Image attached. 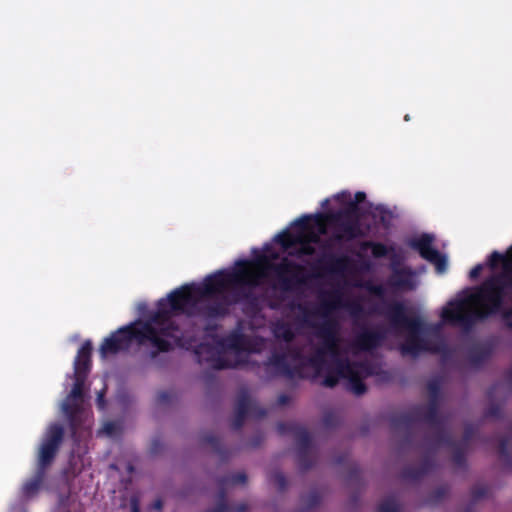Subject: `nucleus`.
I'll return each mask as SVG.
<instances>
[{
  "label": "nucleus",
  "instance_id": "obj_30",
  "mask_svg": "<svg viewBox=\"0 0 512 512\" xmlns=\"http://www.w3.org/2000/svg\"><path fill=\"white\" fill-rule=\"evenodd\" d=\"M87 376L74 374V383L73 387L67 396L68 398H72L73 400H82L84 396V385Z\"/></svg>",
  "mask_w": 512,
  "mask_h": 512
},
{
  "label": "nucleus",
  "instance_id": "obj_53",
  "mask_svg": "<svg viewBox=\"0 0 512 512\" xmlns=\"http://www.w3.org/2000/svg\"><path fill=\"white\" fill-rule=\"evenodd\" d=\"M499 414H500V408L496 405H492L491 407H489V409L487 410V413H486L487 416H491V417H497Z\"/></svg>",
  "mask_w": 512,
  "mask_h": 512
},
{
  "label": "nucleus",
  "instance_id": "obj_10",
  "mask_svg": "<svg viewBox=\"0 0 512 512\" xmlns=\"http://www.w3.org/2000/svg\"><path fill=\"white\" fill-rule=\"evenodd\" d=\"M279 434H290L297 443V463L301 470L307 471L313 466L311 453L312 438L308 430L295 422H279L277 424Z\"/></svg>",
  "mask_w": 512,
  "mask_h": 512
},
{
  "label": "nucleus",
  "instance_id": "obj_17",
  "mask_svg": "<svg viewBox=\"0 0 512 512\" xmlns=\"http://www.w3.org/2000/svg\"><path fill=\"white\" fill-rule=\"evenodd\" d=\"M293 226L297 228L296 231L291 232L289 230H284L280 234H278L275 238L276 242L283 248V250H288L301 242V235L304 230L310 229V217L301 216L293 222Z\"/></svg>",
  "mask_w": 512,
  "mask_h": 512
},
{
  "label": "nucleus",
  "instance_id": "obj_19",
  "mask_svg": "<svg viewBox=\"0 0 512 512\" xmlns=\"http://www.w3.org/2000/svg\"><path fill=\"white\" fill-rule=\"evenodd\" d=\"M435 467V460L431 455H425L418 466H407L401 472L403 480L417 481L431 472Z\"/></svg>",
  "mask_w": 512,
  "mask_h": 512
},
{
  "label": "nucleus",
  "instance_id": "obj_50",
  "mask_svg": "<svg viewBox=\"0 0 512 512\" xmlns=\"http://www.w3.org/2000/svg\"><path fill=\"white\" fill-rule=\"evenodd\" d=\"M355 199L350 201L348 204H355L358 206L359 203L363 202L366 199V194L362 191H358L355 193Z\"/></svg>",
  "mask_w": 512,
  "mask_h": 512
},
{
  "label": "nucleus",
  "instance_id": "obj_21",
  "mask_svg": "<svg viewBox=\"0 0 512 512\" xmlns=\"http://www.w3.org/2000/svg\"><path fill=\"white\" fill-rule=\"evenodd\" d=\"M92 342L86 340L79 348L74 360V374L88 376L91 369Z\"/></svg>",
  "mask_w": 512,
  "mask_h": 512
},
{
  "label": "nucleus",
  "instance_id": "obj_63",
  "mask_svg": "<svg viewBox=\"0 0 512 512\" xmlns=\"http://www.w3.org/2000/svg\"><path fill=\"white\" fill-rule=\"evenodd\" d=\"M509 380L511 381L512 383V370L509 372Z\"/></svg>",
  "mask_w": 512,
  "mask_h": 512
},
{
  "label": "nucleus",
  "instance_id": "obj_28",
  "mask_svg": "<svg viewBox=\"0 0 512 512\" xmlns=\"http://www.w3.org/2000/svg\"><path fill=\"white\" fill-rule=\"evenodd\" d=\"M498 263L502 264V269L512 267V245L507 249L505 254L493 251L488 259V265L491 269H496Z\"/></svg>",
  "mask_w": 512,
  "mask_h": 512
},
{
  "label": "nucleus",
  "instance_id": "obj_7",
  "mask_svg": "<svg viewBox=\"0 0 512 512\" xmlns=\"http://www.w3.org/2000/svg\"><path fill=\"white\" fill-rule=\"evenodd\" d=\"M379 313L385 315L393 327L408 331V336L400 348L403 355L417 356L421 351L427 349L426 343L421 337L424 329L423 322L419 317L407 316L406 307L402 302L389 303L386 305V309Z\"/></svg>",
  "mask_w": 512,
  "mask_h": 512
},
{
  "label": "nucleus",
  "instance_id": "obj_18",
  "mask_svg": "<svg viewBox=\"0 0 512 512\" xmlns=\"http://www.w3.org/2000/svg\"><path fill=\"white\" fill-rule=\"evenodd\" d=\"M330 297L331 300L322 302L320 308L310 309L308 306L304 304H297L295 307L301 313V321L305 325L309 327H315L317 329L318 325H315L311 319L317 315H326L328 311L336 307V303L339 301L338 294H331Z\"/></svg>",
  "mask_w": 512,
  "mask_h": 512
},
{
  "label": "nucleus",
  "instance_id": "obj_51",
  "mask_svg": "<svg viewBox=\"0 0 512 512\" xmlns=\"http://www.w3.org/2000/svg\"><path fill=\"white\" fill-rule=\"evenodd\" d=\"M290 401H291L290 396H289V395H287V394H284V393H283V394H280V395L278 396V398H277V404H278L279 406H285V405L289 404V403H290Z\"/></svg>",
  "mask_w": 512,
  "mask_h": 512
},
{
  "label": "nucleus",
  "instance_id": "obj_52",
  "mask_svg": "<svg viewBox=\"0 0 512 512\" xmlns=\"http://www.w3.org/2000/svg\"><path fill=\"white\" fill-rule=\"evenodd\" d=\"M163 506H164V502L161 498H157L156 500L153 501V503L150 505V508L152 510H156V511H162L163 509Z\"/></svg>",
  "mask_w": 512,
  "mask_h": 512
},
{
  "label": "nucleus",
  "instance_id": "obj_9",
  "mask_svg": "<svg viewBox=\"0 0 512 512\" xmlns=\"http://www.w3.org/2000/svg\"><path fill=\"white\" fill-rule=\"evenodd\" d=\"M418 422H426L435 427V430L431 435L432 441L434 433L438 429H443L441 427L439 412L435 411L434 408L425 407V405H416L408 411L393 415L390 420L391 428L393 430L404 429L407 431L404 443L411 442L409 430Z\"/></svg>",
  "mask_w": 512,
  "mask_h": 512
},
{
  "label": "nucleus",
  "instance_id": "obj_54",
  "mask_svg": "<svg viewBox=\"0 0 512 512\" xmlns=\"http://www.w3.org/2000/svg\"><path fill=\"white\" fill-rule=\"evenodd\" d=\"M425 407L434 408L435 411L439 412V398H430L429 402Z\"/></svg>",
  "mask_w": 512,
  "mask_h": 512
},
{
  "label": "nucleus",
  "instance_id": "obj_13",
  "mask_svg": "<svg viewBox=\"0 0 512 512\" xmlns=\"http://www.w3.org/2000/svg\"><path fill=\"white\" fill-rule=\"evenodd\" d=\"M316 336L322 340L320 347L316 348L318 351H322V354L326 357L330 355L333 360L338 358V327L335 321L327 320L317 326Z\"/></svg>",
  "mask_w": 512,
  "mask_h": 512
},
{
  "label": "nucleus",
  "instance_id": "obj_56",
  "mask_svg": "<svg viewBox=\"0 0 512 512\" xmlns=\"http://www.w3.org/2000/svg\"><path fill=\"white\" fill-rule=\"evenodd\" d=\"M377 210H380V221L385 224L386 222H388V217L390 216V213L384 209V208H377Z\"/></svg>",
  "mask_w": 512,
  "mask_h": 512
},
{
  "label": "nucleus",
  "instance_id": "obj_1",
  "mask_svg": "<svg viewBox=\"0 0 512 512\" xmlns=\"http://www.w3.org/2000/svg\"><path fill=\"white\" fill-rule=\"evenodd\" d=\"M200 302L195 284L174 289L166 298L158 300L156 310L148 317L124 325L106 337L99 347L100 356L104 359L126 352L135 342L138 346H149L143 359L147 363H156L161 354L183 344V331L173 317L194 315L196 310L199 312Z\"/></svg>",
  "mask_w": 512,
  "mask_h": 512
},
{
  "label": "nucleus",
  "instance_id": "obj_20",
  "mask_svg": "<svg viewBox=\"0 0 512 512\" xmlns=\"http://www.w3.org/2000/svg\"><path fill=\"white\" fill-rule=\"evenodd\" d=\"M494 351V345L490 341L476 343L468 349L467 358L472 366L479 367L487 362Z\"/></svg>",
  "mask_w": 512,
  "mask_h": 512
},
{
  "label": "nucleus",
  "instance_id": "obj_35",
  "mask_svg": "<svg viewBox=\"0 0 512 512\" xmlns=\"http://www.w3.org/2000/svg\"><path fill=\"white\" fill-rule=\"evenodd\" d=\"M275 336L284 340L287 343H290L295 338V333L292 328L285 323L279 324L275 329Z\"/></svg>",
  "mask_w": 512,
  "mask_h": 512
},
{
  "label": "nucleus",
  "instance_id": "obj_47",
  "mask_svg": "<svg viewBox=\"0 0 512 512\" xmlns=\"http://www.w3.org/2000/svg\"><path fill=\"white\" fill-rule=\"evenodd\" d=\"M473 435L474 428L471 425L466 426L463 432V441L460 444L467 448V444L472 439Z\"/></svg>",
  "mask_w": 512,
  "mask_h": 512
},
{
  "label": "nucleus",
  "instance_id": "obj_2",
  "mask_svg": "<svg viewBox=\"0 0 512 512\" xmlns=\"http://www.w3.org/2000/svg\"><path fill=\"white\" fill-rule=\"evenodd\" d=\"M499 313L503 325L512 330V267L487 277L467 297L451 301L441 316L448 324L470 328Z\"/></svg>",
  "mask_w": 512,
  "mask_h": 512
},
{
  "label": "nucleus",
  "instance_id": "obj_61",
  "mask_svg": "<svg viewBox=\"0 0 512 512\" xmlns=\"http://www.w3.org/2000/svg\"><path fill=\"white\" fill-rule=\"evenodd\" d=\"M97 401H98L99 406H100V405H102V403H103V401H104V400H103V394H102V393H100V394L98 395Z\"/></svg>",
  "mask_w": 512,
  "mask_h": 512
},
{
  "label": "nucleus",
  "instance_id": "obj_26",
  "mask_svg": "<svg viewBox=\"0 0 512 512\" xmlns=\"http://www.w3.org/2000/svg\"><path fill=\"white\" fill-rule=\"evenodd\" d=\"M323 270L329 273H343L347 270L350 259L346 255L336 256L334 254H330L322 259Z\"/></svg>",
  "mask_w": 512,
  "mask_h": 512
},
{
  "label": "nucleus",
  "instance_id": "obj_15",
  "mask_svg": "<svg viewBox=\"0 0 512 512\" xmlns=\"http://www.w3.org/2000/svg\"><path fill=\"white\" fill-rule=\"evenodd\" d=\"M433 443L436 446L446 445L452 448V462L459 468L466 467V447L457 444L445 429H438L433 435Z\"/></svg>",
  "mask_w": 512,
  "mask_h": 512
},
{
  "label": "nucleus",
  "instance_id": "obj_39",
  "mask_svg": "<svg viewBox=\"0 0 512 512\" xmlns=\"http://www.w3.org/2000/svg\"><path fill=\"white\" fill-rule=\"evenodd\" d=\"M489 489L485 485H476L471 489V497L473 502H477L487 496Z\"/></svg>",
  "mask_w": 512,
  "mask_h": 512
},
{
  "label": "nucleus",
  "instance_id": "obj_29",
  "mask_svg": "<svg viewBox=\"0 0 512 512\" xmlns=\"http://www.w3.org/2000/svg\"><path fill=\"white\" fill-rule=\"evenodd\" d=\"M363 249H371L372 256L374 258H384L387 257L391 252L394 251L393 247H388L387 245L380 242L366 241L362 244Z\"/></svg>",
  "mask_w": 512,
  "mask_h": 512
},
{
  "label": "nucleus",
  "instance_id": "obj_57",
  "mask_svg": "<svg viewBox=\"0 0 512 512\" xmlns=\"http://www.w3.org/2000/svg\"><path fill=\"white\" fill-rule=\"evenodd\" d=\"M214 367L217 368V369H224V368H227L228 365L226 364V362L222 358L218 357L216 359Z\"/></svg>",
  "mask_w": 512,
  "mask_h": 512
},
{
  "label": "nucleus",
  "instance_id": "obj_59",
  "mask_svg": "<svg viewBox=\"0 0 512 512\" xmlns=\"http://www.w3.org/2000/svg\"><path fill=\"white\" fill-rule=\"evenodd\" d=\"M263 440V437L261 435H257L252 443V446L253 447H257L260 445V443L262 442Z\"/></svg>",
  "mask_w": 512,
  "mask_h": 512
},
{
  "label": "nucleus",
  "instance_id": "obj_23",
  "mask_svg": "<svg viewBox=\"0 0 512 512\" xmlns=\"http://www.w3.org/2000/svg\"><path fill=\"white\" fill-rule=\"evenodd\" d=\"M388 283L396 289L412 290L414 288L413 273L406 268H393Z\"/></svg>",
  "mask_w": 512,
  "mask_h": 512
},
{
  "label": "nucleus",
  "instance_id": "obj_8",
  "mask_svg": "<svg viewBox=\"0 0 512 512\" xmlns=\"http://www.w3.org/2000/svg\"><path fill=\"white\" fill-rule=\"evenodd\" d=\"M330 227L333 229L332 239L336 242L352 241L362 236L359 222V208L348 204L343 209L330 211Z\"/></svg>",
  "mask_w": 512,
  "mask_h": 512
},
{
  "label": "nucleus",
  "instance_id": "obj_31",
  "mask_svg": "<svg viewBox=\"0 0 512 512\" xmlns=\"http://www.w3.org/2000/svg\"><path fill=\"white\" fill-rule=\"evenodd\" d=\"M202 442L210 445L213 450L223 458L226 457V450L223 447L221 439L217 435L213 433H206L202 436Z\"/></svg>",
  "mask_w": 512,
  "mask_h": 512
},
{
  "label": "nucleus",
  "instance_id": "obj_36",
  "mask_svg": "<svg viewBox=\"0 0 512 512\" xmlns=\"http://www.w3.org/2000/svg\"><path fill=\"white\" fill-rule=\"evenodd\" d=\"M244 342V336L240 333H232L225 339V345L231 349H240Z\"/></svg>",
  "mask_w": 512,
  "mask_h": 512
},
{
  "label": "nucleus",
  "instance_id": "obj_22",
  "mask_svg": "<svg viewBox=\"0 0 512 512\" xmlns=\"http://www.w3.org/2000/svg\"><path fill=\"white\" fill-rule=\"evenodd\" d=\"M342 364H348V360L336 358L333 360V365H328V363L326 364L323 379L324 386L333 388L338 384L341 378H345L346 370L342 368Z\"/></svg>",
  "mask_w": 512,
  "mask_h": 512
},
{
  "label": "nucleus",
  "instance_id": "obj_46",
  "mask_svg": "<svg viewBox=\"0 0 512 512\" xmlns=\"http://www.w3.org/2000/svg\"><path fill=\"white\" fill-rule=\"evenodd\" d=\"M130 512H141L140 510V497L138 494H133L129 499Z\"/></svg>",
  "mask_w": 512,
  "mask_h": 512
},
{
  "label": "nucleus",
  "instance_id": "obj_32",
  "mask_svg": "<svg viewBox=\"0 0 512 512\" xmlns=\"http://www.w3.org/2000/svg\"><path fill=\"white\" fill-rule=\"evenodd\" d=\"M247 482V475L245 472H236L232 473L229 476L223 477L218 480V484L221 487V491L224 486L232 484V485H238V484H245Z\"/></svg>",
  "mask_w": 512,
  "mask_h": 512
},
{
  "label": "nucleus",
  "instance_id": "obj_44",
  "mask_svg": "<svg viewBox=\"0 0 512 512\" xmlns=\"http://www.w3.org/2000/svg\"><path fill=\"white\" fill-rule=\"evenodd\" d=\"M247 415L235 411L231 426L234 430H240L245 422Z\"/></svg>",
  "mask_w": 512,
  "mask_h": 512
},
{
  "label": "nucleus",
  "instance_id": "obj_4",
  "mask_svg": "<svg viewBox=\"0 0 512 512\" xmlns=\"http://www.w3.org/2000/svg\"><path fill=\"white\" fill-rule=\"evenodd\" d=\"M326 357L322 351L307 356L298 347H288L286 351H274L264 363L266 369L274 368L276 376L289 380L308 379L320 376L326 367Z\"/></svg>",
  "mask_w": 512,
  "mask_h": 512
},
{
  "label": "nucleus",
  "instance_id": "obj_43",
  "mask_svg": "<svg viewBox=\"0 0 512 512\" xmlns=\"http://www.w3.org/2000/svg\"><path fill=\"white\" fill-rule=\"evenodd\" d=\"M174 397V393L172 391H160L158 394H157V403L162 405V404H168L172 401Z\"/></svg>",
  "mask_w": 512,
  "mask_h": 512
},
{
  "label": "nucleus",
  "instance_id": "obj_33",
  "mask_svg": "<svg viewBox=\"0 0 512 512\" xmlns=\"http://www.w3.org/2000/svg\"><path fill=\"white\" fill-rule=\"evenodd\" d=\"M500 460L503 462L505 467L512 469V454L508 450V439L502 438L499 442L498 447Z\"/></svg>",
  "mask_w": 512,
  "mask_h": 512
},
{
  "label": "nucleus",
  "instance_id": "obj_24",
  "mask_svg": "<svg viewBox=\"0 0 512 512\" xmlns=\"http://www.w3.org/2000/svg\"><path fill=\"white\" fill-rule=\"evenodd\" d=\"M235 411L240 414L253 415L256 418H263L267 412L264 408L252 403L247 392L243 391L238 396Z\"/></svg>",
  "mask_w": 512,
  "mask_h": 512
},
{
  "label": "nucleus",
  "instance_id": "obj_60",
  "mask_svg": "<svg viewBox=\"0 0 512 512\" xmlns=\"http://www.w3.org/2000/svg\"><path fill=\"white\" fill-rule=\"evenodd\" d=\"M104 428L107 433H111L114 429V424L111 422L106 423Z\"/></svg>",
  "mask_w": 512,
  "mask_h": 512
},
{
  "label": "nucleus",
  "instance_id": "obj_5",
  "mask_svg": "<svg viewBox=\"0 0 512 512\" xmlns=\"http://www.w3.org/2000/svg\"><path fill=\"white\" fill-rule=\"evenodd\" d=\"M278 259V253L272 252L270 255L260 254L254 260H247L252 269L259 275V280L272 272L277 284L274 286L283 292H295L300 290L308 281L306 268L284 257L280 262L275 263L272 260Z\"/></svg>",
  "mask_w": 512,
  "mask_h": 512
},
{
  "label": "nucleus",
  "instance_id": "obj_41",
  "mask_svg": "<svg viewBox=\"0 0 512 512\" xmlns=\"http://www.w3.org/2000/svg\"><path fill=\"white\" fill-rule=\"evenodd\" d=\"M427 390L430 398H439L441 385L438 380H431L427 384Z\"/></svg>",
  "mask_w": 512,
  "mask_h": 512
},
{
  "label": "nucleus",
  "instance_id": "obj_16",
  "mask_svg": "<svg viewBox=\"0 0 512 512\" xmlns=\"http://www.w3.org/2000/svg\"><path fill=\"white\" fill-rule=\"evenodd\" d=\"M385 337V331L381 328H364L355 336L353 346L360 351H372L382 344Z\"/></svg>",
  "mask_w": 512,
  "mask_h": 512
},
{
  "label": "nucleus",
  "instance_id": "obj_45",
  "mask_svg": "<svg viewBox=\"0 0 512 512\" xmlns=\"http://www.w3.org/2000/svg\"><path fill=\"white\" fill-rule=\"evenodd\" d=\"M225 496V491H220L221 501L214 508L208 510L207 512H226L228 510V506L225 502Z\"/></svg>",
  "mask_w": 512,
  "mask_h": 512
},
{
  "label": "nucleus",
  "instance_id": "obj_40",
  "mask_svg": "<svg viewBox=\"0 0 512 512\" xmlns=\"http://www.w3.org/2000/svg\"><path fill=\"white\" fill-rule=\"evenodd\" d=\"M449 488L445 485L437 487L430 495V500L433 503H438L442 501L448 494Z\"/></svg>",
  "mask_w": 512,
  "mask_h": 512
},
{
  "label": "nucleus",
  "instance_id": "obj_25",
  "mask_svg": "<svg viewBox=\"0 0 512 512\" xmlns=\"http://www.w3.org/2000/svg\"><path fill=\"white\" fill-rule=\"evenodd\" d=\"M301 242H298L297 245H299V248L295 253L290 252L289 254L291 256H312L315 253V248L313 244H318L320 242V238L317 234H315V231H313L312 227L310 226L309 230H304L301 235Z\"/></svg>",
  "mask_w": 512,
  "mask_h": 512
},
{
  "label": "nucleus",
  "instance_id": "obj_37",
  "mask_svg": "<svg viewBox=\"0 0 512 512\" xmlns=\"http://www.w3.org/2000/svg\"><path fill=\"white\" fill-rule=\"evenodd\" d=\"M270 481L277 487L280 492L287 488V479L281 471H275L270 475Z\"/></svg>",
  "mask_w": 512,
  "mask_h": 512
},
{
  "label": "nucleus",
  "instance_id": "obj_42",
  "mask_svg": "<svg viewBox=\"0 0 512 512\" xmlns=\"http://www.w3.org/2000/svg\"><path fill=\"white\" fill-rule=\"evenodd\" d=\"M338 416L333 412H327L323 416V424L327 428L336 427L338 425Z\"/></svg>",
  "mask_w": 512,
  "mask_h": 512
},
{
  "label": "nucleus",
  "instance_id": "obj_64",
  "mask_svg": "<svg viewBox=\"0 0 512 512\" xmlns=\"http://www.w3.org/2000/svg\"><path fill=\"white\" fill-rule=\"evenodd\" d=\"M465 512H472L471 507H468V508L465 510Z\"/></svg>",
  "mask_w": 512,
  "mask_h": 512
},
{
  "label": "nucleus",
  "instance_id": "obj_12",
  "mask_svg": "<svg viewBox=\"0 0 512 512\" xmlns=\"http://www.w3.org/2000/svg\"><path fill=\"white\" fill-rule=\"evenodd\" d=\"M342 368L346 370L345 379L348 380V389L356 396H361L367 391L364 378L372 375L369 364L364 362H350L342 364Z\"/></svg>",
  "mask_w": 512,
  "mask_h": 512
},
{
  "label": "nucleus",
  "instance_id": "obj_34",
  "mask_svg": "<svg viewBox=\"0 0 512 512\" xmlns=\"http://www.w3.org/2000/svg\"><path fill=\"white\" fill-rule=\"evenodd\" d=\"M301 501L307 510H311L320 505L321 495L317 490H312L308 494L303 495Z\"/></svg>",
  "mask_w": 512,
  "mask_h": 512
},
{
  "label": "nucleus",
  "instance_id": "obj_3",
  "mask_svg": "<svg viewBox=\"0 0 512 512\" xmlns=\"http://www.w3.org/2000/svg\"><path fill=\"white\" fill-rule=\"evenodd\" d=\"M250 263L239 260L232 270H219L208 275L201 285H196V291L203 299L217 298L215 301L202 304L199 314L208 319L225 317L229 308L238 303L254 305L257 297L252 289L259 286V275L249 269Z\"/></svg>",
  "mask_w": 512,
  "mask_h": 512
},
{
  "label": "nucleus",
  "instance_id": "obj_49",
  "mask_svg": "<svg viewBox=\"0 0 512 512\" xmlns=\"http://www.w3.org/2000/svg\"><path fill=\"white\" fill-rule=\"evenodd\" d=\"M482 270H483V265H482V264H477V265H475V266L470 270V272H469V277H470V279H472V280L477 279V278L480 276V274H481Z\"/></svg>",
  "mask_w": 512,
  "mask_h": 512
},
{
  "label": "nucleus",
  "instance_id": "obj_58",
  "mask_svg": "<svg viewBox=\"0 0 512 512\" xmlns=\"http://www.w3.org/2000/svg\"><path fill=\"white\" fill-rule=\"evenodd\" d=\"M248 511V505L245 503L237 504L234 507V512H247Z\"/></svg>",
  "mask_w": 512,
  "mask_h": 512
},
{
  "label": "nucleus",
  "instance_id": "obj_14",
  "mask_svg": "<svg viewBox=\"0 0 512 512\" xmlns=\"http://www.w3.org/2000/svg\"><path fill=\"white\" fill-rule=\"evenodd\" d=\"M81 401L82 400H73L67 397L62 405L63 412L69 422L70 434L74 443L79 442L78 433L83 422L84 408Z\"/></svg>",
  "mask_w": 512,
  "mask_h": 512
},
{
  "label": "nucleus",
  "instance_id": "obj_6",
  "mask_svg": "<svg viewBox=\"0 0 512 512\" xmlns=\"http://www.w3.org/2000/svg\"><path fill=\"white\" fill-rule=\"evenodd\" d=\"M65 436L64 428L59 423H51L45 430L37 453V470L34 476L27 480L22 493L25 497L34 496L42 486L47 468L54 462Z\"/></svg>",
  "mask_w": 512,
  "mask_h": 512
},
{
  "label": "nucleus",
  "instance_id": "obj_48",
  "mask_svg": "<svg viewBox=\"0 0 512 512\" xmlns=\"http://www.w3.org/2000/svg\"><path fill=\"white\" fill-rule=\"evenodd\" d=\"M361 476V470L358 466L354 465L349 470V480L359 481Z\"/></svg>",
  "mask_w": 512,
  "mask_h": 512
},
{
  "label": "nucleus",
  "instance_id": "obj_11",
  "mask_svg": "<svg viewBox=\"0 0 512 512\" xmlns=\"http://www.w3.org/2000/svg\"><path fill=\"white\" fill-rule=\"evenodd\" d=\"M433 236L423 234L410 242V247L416 250L420 256L435 265L438 272H444L447 268V260L437 249L432 246Z\"/></svg>",
  "mask_w": 512,
  "mask_h": 512
},
{
  "label": "nucleus",
  "instance_id": "obj_38",
  "mask_svg": "<svg viewBox=\"0 0 512 512\" xmlns=\"http://www.w3.org/2000/svg\"><path fill=\"white\" fill-rule=\"evenodd\" d=\"M379 512H399V505L393 497L384 499L378 507Z\"/></svg>",
  "mask_w": 512,
  "mask_h": 512
},
{
  "label": "nucleus",
  "instance_id": "obj_27",
  "mask_svg": "<svg viewBox=\"0 0 512 512\" xmlns=\"http://www.w3.org/2000/svg\"><path fill=\"white\" fill-rule=\"evenodd\" d=\"M330 211L324 213H316L314 215H307L310 217V225L315 231V234L320 238L321 235H325L327 233V228L330 226Z\"/></svg>",
  "mask_w": 512,
  "mask_h": 512
},
{
  "label": "nucleus",
  "instance_id": "obj_55",
  "mask_svg": "<svg viewBox=\"0 0 512 512\" xmlns=\"http://www.w3.org/2000/svg\"><path fill=\"white\" fill-rule=\"evenodd\" d=\"M210 350H212V348L209 345L201 344V345L198 346V348L196 349L195 353L198 356H200L204 352L208 353Z\"/></svg>",
  "mask_w": 512,
  "mask_h": 512
},
{
  "label": "nucleus",
  "instance_id": "obj_62",
  "mask_svg": "<svg viewBox=\"0 0 512 512\" xmlns=\"http://www.w3.org/2000/svg\"><path fill=\"white\" fill-rule=\"evenodd\" d=\"M374 291L376 293H382V288L380 286L375 287Z\"/></svg>",
  "mask_w": 512,
  "mask_h": 512
}]
</instances>
